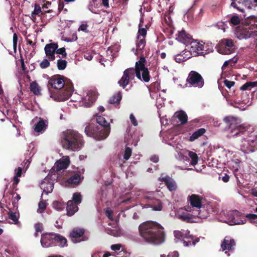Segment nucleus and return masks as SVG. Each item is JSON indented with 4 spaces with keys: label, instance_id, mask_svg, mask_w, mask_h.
I'll return each mask as SVG.
<instances>
[{
    "label": "nucleus",
    "instance_id": "obj_46",
    "mask_svg": "<svg viewBox=\"0 0 257 257\" xmlns=\"http://www.w3.org/2000/svg\"><path fill=\"white\" fill-rule=\"evenodd\" d=\"M67 65V62L64 60L59 59L57 61V67L59 70H64Z\"/></svg>",
    "mask_w": 257,
    "mask_h": 257
},
{
    "label": "nucleus",
    "instance_id": "obj_20",
    "mask_svg": "<svg viewBox=\"0 0 257 257\" xmlns=\"http://www.w3.org/2000/svg\"><path fill=\"white\" fill-rule=\"evenodd\" d=\"M58 46L56 43L47 44L44 48L46 57L50 61H53L55 59V54Z\"/></svg>",
    "mask_w": 257,
    "mask_h": 257
},
{
    "label": "nucleus",
    "instance_id": "obj_39",
    "mask_svg": "<svg viewBox=\"0 0 257 257\" xmlns=\"http://www.w3.org/2000/svg\"><path fill=\"white\" fill-rule=\"evenodd\" d=\"M205 132V129L200 128L198 131L194 132L190 137L189 140L191 142L198 138L202 136Z\"/></svg>",
    "mask_w": 257,
    "mask_h": 257
},
{
    "label": "nucleus",
    "instance_id": "obj_52",
    "mask_svg": "<svg viewBox=\"0 0 257 257\" xmlns=\"http://www.w3.org/2000/svg\"><path fill=\"white\" fill-rule=\"evenodd\" d=\"M240 19L238 16H234L230 19V23L233 25H237L240 23Z\"/></svg>",
    "mask_w": 257,
    "mask_h": 257
},
{
    "label": "nucleus",
    "instance_id": "obj_28",
    "mask_svg": "<svg viewBox=\"0 0 257 257\" xmlns=\"http://www.w3.org/2000/svg\"><path fill=\"white\" fill-rule=\"evenodd\" d=\"M159 180L165 182L167 188L170 191H175L177 189V184L175 181L169 176L160 177Z\"/></svg>",
    "mask_w": 257,
    "mask_h": 257
},
{
    "label": "nucleus",
    "instance_id": "obj_25",
    "mask_svg": "<svg viewBox=\"0 0 257 257\" xmlns=\"http://www.w3.org/2000/svg\"><path fill=\"white\" fill-rule=\"evenodd\" d=\"M48 84L53 88L57 89H60L65 86L64 79L60 77H56L50 79L48 81Z\"/></svg>",
    "mask_w": 257,
    "mask_h": 257
},
{
    "label": "nucleus",
    "instance_id": "obj_5",
    "mask_svg": "<svg viewBox=\"0 0 257 257\" xmlns=\"http://www.w3.org/2000/svg\"><path fill=\"white\" fill-rule=\"evenodd\" d=\"M170 215L187 222H196L197 221L195 219L199 218V213L192 210L190 206L172 210Z\"/></svg>",
    "mask_w": 257,
    "mask_h": 257
},
{
    "label": "nucleus",
    "instance_id": "obj_54",
    "mask_svg": "<svg viewBox=\"0 0 257 257\" xmlns=\"http://www.w3.org/2000/svg\"><path fill=\"white\" fill-rule=\"evenodd\" d=\"M130 120H131V122L132 123V124L134 126H137L138 125L137 120L135 116L132 113V114H130Z\"/></svg>",
    "mask_w": 257,
    "mask_h": 257
},
{
    "label": "nucleus",
    "instance_id": "obj_23",
    "mask_svg": "<svg viewBox=\"0 0 257 257\" xmlns=\"http://www.w3.org/2000/svg\"><path fill=\"white\" fill-rule=\"evenodd\" d=\"M253 141L247 138H243L241 142L240 148L241 151L244 153L253 152L252 144Z\"/></svg>",
    "mask_w": 257,
    "mask_h": 257
},
{
    "label": "nucleus",
    "instance_id": "obj_57",
    "mask_svg": "<svg viewBox=\"0 0 257 257\" xmlns=\"http://www.w3.org/2000/svg\"><path fill=\"white\" fill-rule=\"evenodd\" d=\"M121 248V245L120 244H112L111 245V249L114 251H118Z\"/></svg>",
    "mask_w": 257,
    "mask_h": 257
},
{
    "label": "nucleus",
    "instance_id": "obj_7",
    "mask_svg": "<svg viewBox=\"0 0 257 257\" xmlns=\"http://www.w3.org/2000/svg\"><path fill=\"white\" fill-rule=\"evenodd\" d=\"M85 133L87 136L92 137L95 140L100 141L108 137L109 129H104L94 124H89L86 126Z\"/></svg>",
    "mask_w": 257,
    "mask_h": 257
},
{
    "label": "nucleus",
    "instance_id": "obj_58",
    "mask_svg": "<svg viewBox=\"0 0 257 257\" xmlns=\"http://www.w3.org/2000/svg\"><path fill=\"white\" fill-rule=\"evenodd\" d=\"M217 26L219 29H220L223 31V32L225 31V25L223 22H219L217 24Z\"/></svg>",
    "mask_w": 257,
    "mask_h": 257
},
{
    "label": "nucleus",
    "instance_id": "obj_8",
    "mask_svg": "<svg viewBox=\"0 0 257 257\" xmlns=\"http://www.w3.org/2000/svg\"><path fill=\"white\" fill-rule=\"evenodd\" d=\"M234 35L239 40L246 39L257 36V24L254 22L242 28H236Z\"/></svg>",
    "mask_w": 257,
    "mask_h": 257
},
{
    "label": "nucleus",
    "instance_id": "obj_11",
    "mask_svg": "<svg viewBox=\"0 0 257 257\" xmlns=\"http://www.w3.org/2000/svg\"><path fill=\"white\" fill-rule=\"evenodd\" d=\"M224 121L225 122L230 123V125L229 128V134L228 137L229 138L234 136H241L242 135H246L248 134L247 128L246 127L242 125H236L234 124L235 121V119L232 116H227L224 118Z\"/></svg>",
    "mask_w": 257,
    "mask_h": 257
},
{
    "label": "nucleus",
    "instance_id": "obj_10",
    "mask_svg": "<svg viewBox=\"0 0 257 257\" xmlns=\"http://www.w3.org/2000/svg\"><path fill=\"white\" fill-rule=\"evenodd\" d=\"M174 235L176 242L180 241L185 246L195 245L197 242H199V240L198 238L194 239L190 234V232L188 230H175Z\"/></svg>",
    "mask_w": 257,
    "mask_h": 257
},
{
    "label": "nucleus",
    "instance_id": "obj_13",
    "mask_svg": "<svg viewBox=\"0 0 257 257\" xmlns=\"http://www.w3.org/2000/svg\"><path fill=\"white\" fill-rule=\"evenodd\" d=\"M72 94V85L66 84L64 90L51 95V97L56 101H64L67 100Z\"/></svg>",
    "mask_w": 257,
    "mask_h": 257
},
{
    "label": "nucleus",
    "instance_id": "obj_21",
    "mask_svg": "<svg viewBox=\"0 0 257 257\" xmlns=\"http://www.w3.org/2000/svg\"><path fill=\"white\" fill-rule=\"evenodd\" d=\"M231 6L241 12L243 11V9L240 8V5L249 9L253 8L251 0H231Z\"/></svg>",
    "mask_w": 257,
    "mask_h": 257
},
{
    "label": "nucleus",
    "instance_id": "obj_27",
    "mask_svg": "<svg viewBox=\"0 0 257 257\" xmlns=\"http://www.w3.org/2000/svg\"><path fill=\"white\" fill-rule=\"evenodd\" d=\"M230 215L233 216L232 219L229 220H226L225 222L230 225L237 224H243L245 223V220H244L239 219L238 211L235 210L230 211Z\"/></svg>",
    "mask_w": 257,
    "mask_h": 257
},
{
    "label": "nucleus",
    "instance_id": "obj_6",
    "mask_svg": "<svg viewBox=\"0 0 257 257\" xmlns=\"http://www.w3.org/2000/svg\"><path fill=\"white\" fill-rule=\"evenodd\" d=\"M188 201H189L191 206L190 207L197 212L199 213V219H206L209 216L210 210L208 206L202 205L201 197L196 194L188 196ZM210 207V206H209Z\"/></svg>",
    "mask_w": 257,
    "mask_h": 257
},
{
    "label": "nucleus",
    "instance_id": "obj_47",
    "mask_svg": "<svg viewBox=\"0 0 257 257\" xmlns=\"http://www.w3.org/2000/svg\"><path fill=\"white\" fill-rule=\"evenodd\" d=\"M132 155V149L127 147H125L123 158L125 160H128Z\"/></svg>",
    "mask_w": 257,
    "mask_h": 257
},
{
    "label": "nucleus",
    "instance_id": "obj_24",
    "mask_svg": "<svg viewBox=\"0 0 257 257\" xmlns=\"http://www.w3.org/2000/svg\"><path fill=\"white\" fill-rule=\"evenodd\" d=\"M176 39L179 42L188 46L192 40V37L190 35L187 34L184 30H182L180 31H178L176 34Z\"/></svg>",
    "mask_w": 257,
    "mask_h": 257
},
{
    "label": "nucleus",
    "instance_id": "obj_31",
    "mask_svg": "<svg viewBox=\"0 0 257 257\" xmlns=\"http://www.w3.org/2000/svg\"><path fill=\"white\" fill-rule=\"evenodd\" d=\"M83 179V176L81 175L76 174L72 176L67 180V183L68 184L76 186L79 185Z\"/></svg>",
    "mask_w": 257,
    "mask_h": 257
},
{
    "label": "nucleus",
    "instance_id": "obj_1",
    "mask_svg": "<svg viewBox=\"0 0 257 257\" xmlns=\"http://www.w3.org/2000/svg\"><path fill=\"white\" fill-rule=\"evenodd\" d=\"M140 235L147 242L159 245L165 241V233L163 226L154 221L144 222L139 227Z\"/></svg>",
    "mask_w": 257,
    "mask_h": 257
},
{
    "label": "nucleus",
    "instance_id": "obj_50",
    "mask_svg": "<svg viewBox=\"0 0 257 257\" xmlns=\"http://www.w3.org/2000/svg\"><path fill=\"white\" fill-rule=\"evenodd\" d=\"M48 59H44L43 61L40 63V66L41 68L44 69L50 66V62Z\"/></svg>",
    "mask_w": 257,
    "mask_h": 257
},
{
    "label": "nucleus",
    "instance_id": "obj_32",
    "mask_svg": "<svg viewBox=\"0 0 257 257\" xmlns=\"http://www.w3.org/2000/svg\"><path fill=\"white\" fill-rule=\"evenodd\" d=\"M67 214L68 216L73 215L77 211L78 207L77 204H75L73 201L69 200L67 202V206L66 207Z\"/></svg>",
    "mask_w": 257,
    "mask_h": 257
},
{
    "label": "nucleus",
    "instance_id": "obj_34",
    "mask_svg": "<svg viewBox=\"0 0 257 257\" xmlns=\"http://www.w3.org/2000/svg\"><path fill=\"white\" fill-rule=\"evenodd\" d=\"M96 120L99 124L105 127V129L109 128L110 130L109 124L106 121L104 117L100 115H96Z\"/></svg>",
    "mask_w": 257,
    "mask_h": 257
},
{
    "label": "nucleus",
    "instance_id": "obj_26",
    "mask_svg": "<svg viewBox=\"0 0 257 257\" xmlns=\"http://www.w3.org/2000/svg\"><path fill=\"white\" fill-rule=\"evenodd\" d=\"M69 163V157L67 156H64L55 163L54 167L57 171H60L67 168Z\"/></svg>",
    "mask_w": 257,
    "mask_h": 257
},
{
    "label": "nucleus",
    "instance_id": "obj_42",
    "mask_svg": "<svg viewBox=\"0 0 257 257\" xmlns=\"http://www.w3.org/2000/svg\"><path fill=\"white\" fill-rule=\"evenodd\" d=\"M77 30L78 32L82 31L87 34L89 33V31L87 22L86 21L82 22Z\"/></svg>",
    "mask_w": 257,
    "mask_h": 257
},
{
    "label": "nucleus",
    "instance_id": "obj_12",
    "mask_svg": "<svg viewBox=\"0 0 257 257\" xmlns=\"http://www.w3.org/2000/svg\"><path fill=\"white\" fill-rule=\"evenodd\" d=\"M72 101L78 102L79 105L85 107H89L96 100L97 97V92L95 90H90L87 93L86 95L82 97L77 93L73 94Z\"/></svg>",
    "mask_w": 257,
    "mask_h": 257
},
{
    "label": "nucleus",
    "instance_id": "obj_4",
    "mask_svg": "<svg viewBox=\"0 0 257 257\" xmlns=\"http://www.w3.org/2000/svg\"><path fill=\"white\" fill-rule=\"evenodd\" d=\"M176 159L184 165L183 167L178 166L181 170H190V166H195L198 162L199 158L197 154L194 152L186 149H182L178 146L175 148Z\"/></svg>",
    "mask_w": 257,
    "mask_h": 257
},
{
    "label": "nucleus",
    "instance_id": "obj_56",
    "mask_svg": "<svg viewBox=\"0 0 257 257\" xmlns=\"http://www.w3.org/2000/svg\"><path fill=\"white\" fill-rule=\"evenodd\" d=\"M224 84L227 87H228V88H230L232 86L234 85V82L233 81L225 80L224 81Z\"/></svg>",
    "mask_w": 257,
    "mask_h": 257
},
{
    "label": "nucleus",
    "instance_id": "obj_15",
    "mask_svg": "<svg viewBox=\"0 0 257 257\" xmlns=\"http://www.w3.org/2000/svg\"><path fill=\"white\" fill-rule=\"evenodd\" d=\"M32 122L34 123V131L38 134L43 133L47 128L49 121L47 118H42L36 116L34 118Z\"/></svg>",
    "mask_w": 257,
    "mask_h": 257
},
{
    "label": "nucleus",
    "instance_id": "obj_30",
    "mask_svg": "<svg viewBox=\"0 0 257 257\" xmlns=\"http://www.w3.org/2000/svg\"><path fill=\"white\" fill-rule=\"evenodd\" d=\"M191 57V55L187 49L183 51L174 56V59L177 63H181Z\"/></svg>",
    "mask_w": 257,
    "mask_h": 257
},
{
    "label": "nucleus",
    "instance_id": "obj_53",
    "mask_svg": "<svg viewBox=\"0 0 257 257\" xmlns=\"http://www.w3.org/2000/svg\"><path fill=\"white\" fill-rule=\"evenodd\" d=\"M56 53L58 54H61L64 57H65L67 55V54L65 52V49L64 48H61L58 49L56 51Z\"/></svg>",
    "mask_w": 257,
    "mask_h": 257
},
{
    "label": "nucleus",
    "instance_id": "obj_63",
    "mask_svg": "<svg viewBox=\"0 0 257 257\" xmlns=\"http://www.w3.org/2000/svg\"><path fill=\"white\" fill-rule=\"evenodd\" d=\"M16 176L19 177H21V175H22V168H18L17 170H16Z\"/></svg>",
    "mask_w": 257,
    "mask_h": 257
},
{
    "label": "nucleus",
    "instance_id": "obj_43",
    "mask_svg": "<svg viewBox=\"0 0 257 257\" xmlns=\"http://www.w3.org/2000/svg\"><path fill=\"white\" fill-rule=\"evenodd\" d=\"M30 90L34 94L38 95L40 94V89L38 84L36 82H32L30 85Z\"/></svg>",
    "mask_w": 257,
    "mask_h": 257
},
{
    "label": "nucleus",
    "instance_id": "obj_59",
    "mask_svg": "<svg viewBox=\"0 0 257 257\" xmlns=\"http://www.w3.org/2000/svg\"><path fill=\"white\" fill-rule=\"evenodd\" d=\"M17 41H18V37L16 34H14L13 35V46L14 49H16L17 47Z\"/></svg>",
    "mask_w": 257,
    "mask_h": 257
},
{
    "label": "nucleus",
    "instance_id": "obj_29",
    "mask_svg": "<svg viewBox=\"0 0 257 257\" xmlns=\"http://www.w3.org/2000/svg\"><path fill=\"white\" fill-rule=\"evenodd\" d=\"M84 233L83 229H74L70 233V237L71 241L73 243L79 242L81 240L79 239V238L82 236Z\"/></svg>",
    "mask_w": 257,
    "mask_h": 257
},
{
    "label": "nucleus",
    "instance_id": "obj_44",
    "mask_svg": "<svg viewBox=\"0 0 257 257\" xmlns=\"http://www.w3.org/2000/svg\"><path fill=\"white\" fill-rule=\"evenodd\" d=\"M47 206V203L45 201L41 200L38 204V208L37 209V212L39 213H43L45 210Z\"/></svg>",
    "mask_w": 257,
    "mask_h": 257
},
{
    "label": "nucleus",
    "instance_id": "obj_19",
    "mask_svg": "<svg viewBox=\"0 0 257 257\" xmlns=\"http://www.w3.org/2000/svg\"><path fill=\"white\" fill-rule=\"evenodd\" d=\"M40 188L43 190L42 196L44 193L46 195L51 193L54 188L53 182L50 179L49 176H47L40 183Z\"/></svg>",
    "mask_w": 257,
    "mask_h": 257
},
{
    "label": "nucleus",
    "instance_id": "obj_16",
    "mask_svg": "<svg viewBox=\"0 0 257 257\" xmlns=\"http://www.w3.org/2000/svg\"><path fill=\"white\" fill-rule=\"evenodd\" d=\"M187 82L192 86L201 88L204 85V80L202 76L198 72L192 71L189 74Z\"/></svg>",
    "mask_w": 257,
    "mask_h": 257
},
{
    "label": "nucleus",
    "instance_id": "obj_22",
    "mask_svg": "<svg viewBox=\"0 0 257 257\" xmlns=\"http://www.w3.org/2000/svg\"><path fill=\"white\" fill-rule=\"evenodd\" d=\"M220 47L221 48H224L226 50L224 51H221V50H219L220 53L227 54L230 53L233 50L234 45L231 39H224L221 40Z\"/></svg>",
    "mask_w": 257,
    "mask_h": 257
},
{
    "label": "nucleus",
    "instance_id": "obj_37",
    "mask_svg": "<svg viewBox=\"0 0 257 257\" xmlns=\"http://www.w3.org/2000/svg\"><path fill=\"white\" fill-rule=\"evenodd\" d=\"M150 206L152 210L154 211H161L162 209V204L159 200H154Z\"/></svg>",
    "mask_w": 257,
    "mask_h": 257
},
{
    "label": "nucleus",
    "instance_id": "obj_41",
    "mask_svg": "<svg viewBox=\"0 0 257 257\" xmlns=\"http://www.w3.org/2000/svg\"><path fill=\"white\" fill-rule=\"evenodd\" d=\"M257 86V81L254 82H247L243 84L241 87V90H250L251 88Z\"/></svg>",
    "mask_w": 257,
    "mask_h": 257
},
{
    "label": "nucleus",
    "instance_id": "obj_40",
    "mask_svg": "<svg viewBox=\"0 0 257 257\" xmlns=\"http://www.w3.org/2000/svg\"><path fill=\"white\" fill-rule=\"evenodd\" d=\"M9 217L12 220H13V223L15 224H19L20 222L19 221V214L16 212H13L10 211L8 213Z\"/></svg>",
    "mask_w": 257,
    "mask_h": 257
},
{
    "label": "nucleus",
    "instance_id": "obj_2",
    "mask_svg": "<svg viewBox=\"0 0 257 257\" xmlns=\"http://www.w3.org/2000/svg\"><path fill=\"white\" fill-rule=\"evenodd\" d=\"M146 59L141 57L138 61L136 62L135 69L130 68L126 69L122 76L118 81L120 86L125 88L137 76L138 79L146 82L150 80V76L148 69L145 67Z\"/></svg>",
    "mask_w": 257,
    "mask_h": 257
},
{
    "label": "nucleus",
    "instance_id": "obj_49",
    "mask_svg": "<svg viewBox=\"0 0 257 257\" xmlns=\"http://www.w3.org/2000/svg\"><path fill=\"white\" fill-rule=\"evenodd\" d=\"M81 196L79 193H75L73 195V200L75 201L76 204H79L81 202Z\"/></svg>",
    "mask_w": 257,
    "mask_h": 257
},
{
    "label": "nucleus",
    "instance_id": "obj_64",
    "mask_svg": "<svg viewBox=\"0 0 257 257\" xmlns=\"http://www.w3.org/2000/svg\"><path fill=\"white\" fill-rule=\"evenodd\" d=\"M222 180L224 182H227L229 180V177L228 175L225 174L224 176L222 177Z\"/></svg>",
    "mask_w": 257,
    "mask_h": 257
},
{
    "label": "nucleus",
    "instance_id": "obj_3",
    "mask_svg": "<svg viewBox=\"0 0 257 257\" xmlns=\"http://www.w3.org/2000/svg\"><path fill=\"white\" fill-rule=\"evenodd\" d=\"M60 140L62 148L72 151L80 150L84 145L81 134L73 130H67L60 135Z\"/></svg>",
    "mask_w": 257,
    "mask_h": 257
},
{
    "label": "nucleus",
    "instance_id": "obj_48",
    "mask_svg": "<svg viewBox=\"0 0 257 257\" xmlns=\"http://www.w3.org/2000/svg\"><path fill=\"white\" fill-rule=\"evenodd\" d=\"M41 12V8L38 5H35L34 10L32 13L31 17L32 18H35V16Z\"/></svg>",
    "mask_w": 257,
    "mask_h": 257
},
{
    "label": "nucleus",
    "instance_id": "obj_62",
    "mask_svg": "<svg viewBox=\"0 0 257 257\" xmlns=\"http://www.w3.org/2000/svg\"><path fill=\"white\" fill-rule=\"evenodd\" d=\"M150 160L154 163H157L159 161V158L157 156H153L151 157Z\"/></svg>",
    "mask_w": 257,
    "mask_h": 257
},
{
    "label": "nucleus",
    "instance_id": "obj_51",
    "mask_svg": "<svg viewBox=\"0 0 257 257\" xmlns=\"http://www.w3.org/2000/svg\"><path fill=\"white\" fill-rule=\"evenodd\" d=\"M35 235L36 236H37L39 232H41L43 230V227L42 224L40 223H36L35 225Z\"/></svg>",
    "mask_w": 257,
    "mask_h": 257
},
{
    "label": "nucleus",
    "instance_id": "obj_17",
    "mask_svg": "<svg viewBox=\"0 0 257 257\" xmlns=\"http://www.w3.org/2000/svg\"><path fill=\"white\" fill-rule=\"evenodd\" d=\"M56 234L54 233H43L41 239V244L43 247H49L56 245Z\"/></svg>",
    "mask_w": 257,
    "mask_h": 257
},
{
    "label": "nucleus",
    "instance_id": "obj_9",
    "mask_svg": "<svg viewBox=\"0 0 257 257\" xmlns=\"http://www.w3.org/2000/svg\"><path fill=\"white\" fill-rule=\"evenodd\" d=\"M143 27V17L142 16L139 25V30L136 43V49L135 48L132 49V51L136 55L141 54L146 45L145 37L147 35V30Z\"/></svg>",
    "mask_w": 257,
    "mask_h": 257
},
{
    "label": "nucleus",
    "instance_id": "obj_36",
    "mask_svg": "<svg viewBox=\"0 0 257 257\" xmlns=\"http://www.w3.org/2000/svg\"><path fill=\"white\" fill-rule=\"evenodd\" d=\"M52 207L57 211H62L65 208L64 203L61 201L55 200L52 204Z\"/></svg>",
    "mask_w": 257,
    "mask_h": 257
},
{
    "label": "nucleus",
    "instance_id": "obj_38",
    "mask_svg": "<svg viewBox=\"0 0 257 257\" xmlns=\"http://www.w3.org/2000/svg\"><path fill=\"white\" fill-rule=\"evenodd\" d=\"M165 98L164 96H161L160 93L159 96L157 95L156 105L158 109H160L164 106Z\"/></svg>",
    "mask_w": 257,
    "mask_h": 257
},
{
    "label": "nucleus",
    "instance_id": "obj_60",
    "mask_svg": "<svg viewBox=\"0 0 257 257\" xmlns=\"http://www.w3.org/2000/svg\"><path fill=\"white\" fill-rule=\"evenodd\" d=\"M84 57L85 59L90 61L92 60L93 56L90 53H86L84 55Z\"/></svg>",
    "mask_w": 257,
    "mask_h": 257
},
{
    "label": "nucleus",
    "instance_id": "obj_55",
    "mask_svg": "<svg viewBox=\"0 0 257 257\" xmlns=\"http://www.w3.org/2000/svg\"><path fill=\"white\" fill-rule=\"evenodd\" d=\"M105 214L110 220L113 219L112 211L111 209L107 208L105 210Z\"/></svg>",
    "mask_w": 257,
    "mask_h": 257
},
{
    "label": "nucleus",
    "instance_id": "obj_61",
    "mask_svg": "<svg viewBox=\"0 0 257 257\" xmlns=\"http://www.w3.org/2000/svg\"><path fill=\"white\" fill-rule=\"evenodd\" d=\"M246 217L249 219H255L257 218V214H248L246 215Z\"/></svg>",
    "mask_w": 257,
    "mask_h": 257
},
{
    "label": "nucleus",
    "instance_id": "obj_14",
    "mask_svg": "<svg viewBox=\"0 0 257 257\" xmlns=\"http://www.w3.org/2000/svg\"><path fill=\"white\" fill-rule=\"evenodd\" d=\"M187 51L192 56H196L203 53L205 49L204 43L201 41L197 40L192 41V40L188 45Z\"/></svg>",
    "mask_w": 257,
    "mask_h": 257
},
{
    "label": "nucleus",
    "instance_id": "obj_18",
    "mask_svg": "<svg viewBox=\"0 0 257 257\" xmlns=\"http://www.w3.org/2000/svg\"><path fill=\"white\" fill-rule=\"evenodd\" d=\"M235 245L234 240L230 236H226L221 244V248L227 256H229L230 254L228 252L234 249Z\"/></svg>",
    "mask_w": 257,
    "mask_h": 257
},
{
    "label": "nucleus",
    "instance_id": "obj_35",
    "mask_svg": "<svg viewBox=\"0 0 257 257\" xmlns=\"http://www.w3.org/2000/svg\"><path fill=\"white\" fill-rule=\"evenodd\" d=\"M56 245H58L61 247H64L66 245L67 240L66 239L59 234H56Z\"/></svg>",
    "mask_w": 257,
    "mask_h": 257
},
{
    "label": "nucleus",
    "instance_id": "obj_45",
    "mask_svg": "<svg viewBox=\"0 0 257 257\" xmlns=\"http://www.w3.org/2000/svg\"><path fill=\"white\" fill-rule=\"evenodd\" d=\"M121 99V95L120 92L114 95L110 99L109 102L110 103H115L120 101Z\"/></svg>",
    "mask_w": 257,
    "mask_h": 257
},
{
    "label": "nucleus",
    "instance_id": "obj_33",
    "mask_svg": "<svg viewBox=\"0 0 257 257\" xmlns=\"http://www.w3.org/2000/svg\"><path fill=\"white\" fill-rule=\"evenodd\" d=\"M174 116L177 118L182 124L185 123L187 121V115L183 111H179L176 112Z\"/></svg>",
    "mask_w": 257,
    "mask_h": 257
}]
</instances>
